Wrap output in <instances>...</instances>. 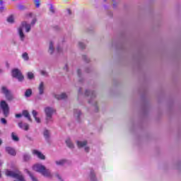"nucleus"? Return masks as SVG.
Returning <instances> with one entry per match:
<instances>
[{"instance_id":"f257e3e1","label":"nucleus","mask_w":181,"mask_h":181,"mask_svg":"<svg viewBox=\"0 0 181 181\" xmlns=\"http://www.w3.org/2000/svg\"><path fill=\"white\" fill-rule=\"evenodd\" d=\"M23 29H25L26 33H29L32 29V26L26 21H23L21 26L18 28V34L19 35L21 42H25L26 36L23 33Z\"/></svg>"},{"instance_id":"f03ea898","label":"nucleus","mask_w":181,"mask_h":181,"mask_svg":"<svg viewBox=\"0 0 181 181\" xmlns=\"http://www.w3.org/2000/svg\"><path fill=\"white\" fill-rule=\"evenodd\" d=\"M33 169V170H35V172L41 173V175L45 177H52V173L50 172V170L47 169L46 167L42 164L37 163L34 165Z\"/></svg>"},{"instance_id":"7ed1b4c3","label":"nucleus","mask_w":181,"mask_h":181,"mask_svg":"<svg viewBox=\"0 0 181 181\" xmlns=\"http://www.w3.org/2000/svg\"><path fill=\"white\" fill-rule=\"evenodd\" d=\"M6 176H10V177H14V179H16L17 180L14 181H26L25 180V177L22 175V173L19 170L16 171H11L9 170H7L6 172Z\"/></svg>"},{"instance_id":"20e7f679","label":"nucleus","mask_w":181,"mask_h":181,"mask_svg":"<svg viewBox=\"0 0 181 181\" xmlns=\"http://www.w3.org/2000/svg\"><path fill=\"white\" fill-rule=\"evenodd\" d=\"M45 112L46 115V124L53 122V114L54 113V110L52 107H47L45 108Z\"/></svg>"},{"instance_id":"39448f33","label":"nucleus","mask_w":181,"mask_h":181,"mask_svg":"<svg viewBox=\"0 0 181 181\" xmlns=\"http://www.w3.org/2000/svg\"><path fill=\"white\" fill-rule=\"evenodd\" d=\"M1 93L2 94H4L8 101H12V100H13V94H12V92L6 86L1 87Z\"/></svg>"},{"instance_id":"423d86ee","label":"nucleus","mask_w":181,"mask_h":181,"mask_svg":"<svg viewBox=\"0 0 181 181\" xmlns=\"http://www.w3.org/2000/svg\"><path fill=\"white\" fill-rule=\"evenodd\" d=\"M0 108L3 111V114L5 117H8L9 115V105L5 100H1L0 102Z\"/></svg>"},{"instance_id":"0eeeda50","label":"nucleus","mask_w":181,"mask_h":181,"mask_svg":"<svg viewBox=\"0 0 181 181\" xmlns=\"http://www.w3.org/2000/svg\"><path fill=\"white\" fill-rule=\"evenodd\" d=\"M12 76L13 77H15V78H18V81H23V76L19 69H13L12 71Z\"/></svg>"},{"instance_id":"6e6552de","label":"nucleus","mask_w":181,"mask_h":181,"mask_svg":"<svg viewBox=\"0 0 181 181\" xmlns=\"http://www.w3.org/2000/svg\"><path fill=\"white\" fill-rule=\"evenodd\" d=\"M27 18H32L33 20L30 23V26H35V25L36 24V22H37V19L36 18V16L33 15V13H29L28 14H27Z\"/></svg>"},{"instance_id":"1a4fd4ad","label":"nucleus","mask_w":181,"mask_h":181,"mask_svg":"<svg viewBox=\"0 0 181 181\" xmlns=\"http://www.w3.org/2000/svg\"><path fill=\"white\" fill-rule=\"evenodd\" d=\"M33 153L35 156H37V158H39V159H42V160H45V155H43V153H42V152L37 151V150H33Z\"/></svg>"},{"instance_id":"9d476101","label":"nucleus","mask_w":181,"mask_h":181,"mask_svg":"<svg viewBox=\"0 0 181 181\" xmlns=\"http://www.w3.org/2000/svg\"><path fill=\"white\" fill-rule=\"evenodd\" d=\"M6 151L8 153L9 155H12L13 156H15V155H16V151H15V148L12 147H6Z\"/></svg>"},{"instance_id":"9b49d317","label":"nucleus","mask_w":181,"mask_h":181,"mask_svg":"<svg viewBox=\"0 0 181 181\" xmlns=\"http://www.w3.org/2000/svg\"><path fill=\"white\" fill-rule=\"evenodd\" d=\"M38 91L40 95H42L43 93H45V83L43 82H41L38 86Z\"/></svg>"},{"instance_id":"f8f14e48","label":"nucleus","mask_w":181,"mask_h":181,"mask_svg":"<svg viewBox=\"0 0 181 181\" xmlns=\"http://www.w3.org/2000/svg\"><path fill=\"white\" fill-rule=\"evenodd\" d=\"M85 95H87L88 97H90L91 100H93V98H95V92L86 90Z\"/></svg>"},{"instance_id":"ddd939ff","label":"nucleus","mask_w":181,"mask_h":181,"mask_svg":"<svg viewBox=\"0 0 181 181\" xmlns=\"http://www.w3.org/2000/svg\"><path fill=\"white\" fill-rule=\"evenodd\" d=\"M18 127L19 128H21V129H24L25 131H28V129H29V124L26 123L23 124L22 122H19Z\"/></svg>"},{"instance_id":"4468645a","label":"nucleus","mask_w":181,"mask_h":181,"mask_svg":"<svg viewBox=\"0 0 181 181\" xmlns=\"http://www.w3.org/2000/svg\"><path fill=\"white\" fill-rule=\"evenodd\" d=\"M22 115H23L25 118H27L28 121L32 122V118H30V114H29V112L28 110H23Z\"/></svg>"},{"instance_id":"2eb2a0df","label":"nucleus","mask_w":181,"mask_h":181,"mask_svg":"<svg viewBox=\"0 0 181 181\" xmlns=\"http://www.w3.org/2000/svg\"><path fill=\"white\" fill-rule=\"evenodd\" d=\"M55 98H57V100H64L65 98H67V95L66 93L55 95Z\"/></svg>"},{"instance_id":"dca6fc26","label":"nucleus","mask_w":181,"mask_h":181,"mask_svg":"<svg viewBox=\"0 0 181 181\" xmlns=\"http://www.w3.org/2000/svg\"><path fill=\"white\" fill-rule=\"evenodd\" d=\"M74 115L76 118V119H80V115H81V111L79 110L75 109L74 110Z\"/></svg>"},{"instance_id":"f3484780","label":"nucleus","mask_w":181,"mask_h":181,"mask_svg":"<svg viewBox=\"0 0 181 181\" xmlns=\"http://www.w3.org/2000/svg\"><path fill=\"white\" fill-rule=\"evenodd\" d=\"M32 114L37 124H40V118L37 117V112H36V110H33Z\"/></svg>"},{"instance_id":"a211bd4d","label":"nucleus","mask_w":181,"mask_h":181,"mask_svg":"<svg viewBox=\"0 0 181 181\" xmlns=\"http://www.w3.org/2000/svg\"><path fill=\"white\" fill-rule=\"evenodd\" d=\"M25 172L28 173V175H29L32 181H39V180H37V178L35 177V175H33V174H32L29 170H25Z\"/></svg>"},{"instance_id":"6ab92c4d","label":"nucleus","mask_w":181,"mask_h":181,"mask_svg":"<svg viewBox=\"0 0 181 181\" xmlns=\"http://www.w3.org/2000/svg\"><path fill=\"white\" fill-rule=\"evenodd\" d=\"M49 54H53L54 52V47H53V42H49Z\"/></svg>"},{"instance_id":"aec40b11","label":"nucleus","mask_w":181,"mask_h":181,"mask_svg":"<svg viewBox=\"0 0 181 181\" xmlns=\"http://www.w3.org/2000/svg\"><path fill=\"white\" fill-rule=\"evenodd\" d=\"M44 137L46 139V141H49V138H50V132H49V130L45 129L44 131Z\"/></svg>"},{"instance_id":"412c9836","label":"nucleus","mask_w":181,"mask_h":181,"mask_svg":"<svg viewBox=\"0 0 181 181\" xmlns=\"http://www.w3.org/2000/svg\"><path fill=\"white\" fill-rule=\"evenodd\" d=\"M66 144L68 148H70L71 149H73V148H74V144H73L70 139L66 140Z\"/></svg>"},{"instance_id":"4be33fe9","label":"nucleus","mask_w":181,"mask_h":181,"mask_svg":"<svg viewBox=\"0 0 181 181\" xmlns=\"http://www.w3.org/2000/svg\"><path fill=\"white\" fill-rule=\"evenodd\" d=\"M77 145H78V148H83L86 146V145H87V141H77Z\"/></svg>"},{"instance_id":"5701e85b","label":"nucleus","mask_w":181,"mask_h":181,"mask_svg":"<svg viewBox=\"0 0 181 181\" xmlns=\"http://www.w3.org/2000/svg\"><path fill=\"white\" fill-rule=\"evenodd\" d=\"M11 138L13 141H15V142H18L19 141V137L15 134V133H11Z\"/></svg>"},{"instance_id":"b1692460","label":"nucleus","mask_w":181,"mask_h":181,"mask_svg":"<svg viewBox=\"0 0 181 181\" xmlns=\"http://www.w3.org/2000/svg\"><path fill=\"white\" fill-rule=\"evenodd\" d=\"M90 180L91 181H95L96 180V179H95V174L94 173L93 170L90 171Z\"/></svg>"},{"instance_id":"393cba45","label":"nucleus","mask_w":181,"mask_h":181,"mask_svg":"<svg viewBox=\"0 0 181 181\" xmlns=\"http://www.w3.org/2000/svg\"><path fill=\"white\" fill-rule=\"evenodd\" d=\"M25 95L27 98L30 97L32 95V89H28L25 93Z\"/></svg>"},{"instance_id":"a878e982","label":"nucleus","mask_w":181,"mask_h":181,"mask_svg":"<svg viewBox=\"0 0 181 181\" xmlns=\"http://www.w3.org/2000/svg\"><path fill=\"white\" fill-rule=\"evenodd\" d=\"M66 163V160H57L56 161V164L58 165V166H62L63 165L64 163Z\"/></svg>"},{"instance_id":"bb28decb","label":"nucleus","mask_w":181,"mask_h":181,"mask_svg":"<svg viewBox=\"0 0 181 181\" xmlns=\"http://www.w3.org/2000/svg\"><path fill=\"white\" fill-rule=\"evenodd\" d=\"M22 57L24 60H25V62H28V60H29V56L28 55V53L26 52H24L23 54H22Z\"/></svg>"},{"instance_id":"cd10ccee","label":"nucleus","mask_w":181,"mask_h":181,"mask_svg":"<svg viewBox=\"0 0 181 181\" xmlns=\"http://www.w3.org/2000/svg\"><path fill=\"white\" fill-rule=\"evenodd\" d=\"M27 76H28V78L29 80H32L33 78H35V75H34L33 73H32V72H28V73L27 74Z\"/></svg>"},{"instance_id":"c85d7f7f","label":"nucleus","mask_w":181,"mask_h":181,"mask_svg":"<svg viewBox=\"0 0 181 181\" xmlns=\"http://www.w3.org/2000/svg\"><path fill=\"white\" fill-rule=\"evenodd\" d=\"M23 159L26 162L28 160H29V159H30V155L28 154V153H25L23 155Z\"/></svg>"},{"instance_id":"c756f323","label":"nucleus","mask_w":181,"mask_h":181,"mask_svg":"<svg viewBox=\"0 0 181 181\" xmlns=\"http://www.w3.org/2000/svg\"><path fill=\"white\" fill-rule=\"evenodd\" d=\"M13 16H10L8 18H7V22H8V23H13Z\"/></svg>"},{"instance_id":"7c9ffc66","label":"nucleus","mask_w":181,"mask_h":181,"mask_svg":"<svg viewBox=\"0 0 181 181\" xmlns=\"http://www.w3.org/2000/svg\"><path fill=\"white\" fill-rule=\"evenodd\" d=\"M40 73L41 76H44V77H47V72L45 70H40Z\"/></svg>"},{"instance_id":"2f4dec72","label":"nucleus","mask_w":181,"mask_h":181,"mask_svg":"<svg viewBox=\"0 0 181 181\" xmlns=\"http://www.w3.org/2000/svg\"><path fill=\"white\" fill-rule=\"evenodd\" d=\"M2 5H4V1H0V6H1V7H0V12H3L4 9H5V7H4V6H2Z\"/></svg>"},{"instance_id":"473e14b6","label":"nucleus","mask_w":181,"mask_h":181,"mask_svg":"<svg viewBox=\"0 0 181 181\" xmlns=\"http://www.w3.org/2000/svg\"><path fill=\"white\" fill-rule=\"evenodd\" d=\"M78 46L81 49H84L86 47V44H83V42H79L78 43Z\"/></svg>"},{"instance_id":"72a5a7b5","label":"nucleus","mask_w":181,"mask_h":181,"mask_svg":"<svg viewBox=\"0 0 181 181\" xmlns=\"http://www.w3.org/2000/svg\"><path fill=\"white\" fill-rule=\"evenodd\" d=\"M49 11L52 12V13H54V7L53 6L52 4L49 5Z\"/></svg>"},{"instance_id":"f704fd0d","label":"nucleus","mask_w":181,"mask_h":181,"mask_svg":"<svg viewBox=\"0 0 181 181\" xmlns=\"http://www.w3.org/2000/svg\"><path fill=\"white\" fill-rule=\"evenodd\" d=\"M35 7L39 8L40 6V1H35Z\"/></svg>"},{"instance_id":"c9c22d12","label":"nucleus","mask_w":181,"mask_h":181,"mask_svg":"<svg viewBox=\"0 0 181 181\" xmlns=\"http://www.w3.org/2000/svg\"><path fill=\"white\" fill-rule=\"evenodd\" d=\"M18 8L20 9V11H23V9H25V6H23L22 4L18 5Z\"/></svg>"},{"instance_id":"e433bc0d","label":"nucleus","mask_w":181,"mask_h":181,"mask_svg":"<svg viewBox=\"0 0 181 181\" xmlns=\"http://www.w3.org/2000/svg\"><path fill=\"white\" fill-rule=\"evenodd\" d=\"M1 124H4V125L6 124V119L5 118H1Z\"/></svg>"},{"instance_id":"4c0bfd02","label":"nucleus","mask_w":181,"mask_h":181,"mask_svg":"<svg viewBox=\"0 0 181 181\" xmlns=\"http://www.w3.org/2000/svg\"><path fill=\"white\" fill-rule=\"evenodd\" d=\"M83 59L84 60H86V61L87 62V63H88L89 60H88V59L87 58V56L83 55Z\"/></svg>"},{"instance_id":"58836bf2","label":"nucleus","mask_w":181,"mask_h":181,"mask_svg":"<svg viewBox=\"0 0 181 181\" xmlns=\"http://www.w3.org/2000/svg\"><path fill=\"white\" fill-rule=\"evenodd\" d=\"M57 50L58 53H62V49L61 47H57Z\"/></svg>"},{"instance_id":"ea45409f","label":"nucleus","mask_w":181,"mask_h":181,"mask_svg":"<svg viewBox=\"0 0 181 181\" xmlns=\"http://www.w3.org/2000/svg\"><path fill=\"white\" fill-rule=\"evenodd\" d=\"M22 114H16V118H21L22 117Z\"/></svg>"},{"instance_id":"a19ab883","label":"nucleus","mask_w":181,"mask_h":181,"mask_svg":"<svg viewBox=\"0 0 181 181\" xmlns=\"http://www.w3.org/2000/svg\"><path fill=\"white\" fill-rule=\"evenodd\" d=\"M85 151H86V152H89L90 148H89V147H85Z\"/></svg>"},{"instance_id":"79ce46f5","label":"nucleus","mask_w":181,"mask_h":181,"mask_svg":"<svg viewBox=\"0 0 181 181\" xmlns=\"http://www.w3.org/2000/svg\"><path fill=\"white\" fill-rule=\"evenodd\" d=\"M67 13H68L69 15H71V11H70V9L67 10Z\"/></svg>"},{"instance_id":"37998d69","label":"nucleus","mask_w":181,"mask_h":181,"mask_svg":"<svg viewBox=\"0 0 181 181\" xmlns=\"http://www.w3.org/2000/svg\"><path fill=\"white\" fill-rule=\"evenodd\" d=\"M80 73H81V71L80 69L78 70V76L80 77Z\"/></svg>"},{"instance_id":"c03bdc74","label":"nucleus","mask_w":181,"mask_h":181,"mask_svg":"<svg viewBox=\"0 0 181 181\" xmlns=\"http://www.w3.org/2000/svg\"><path fill=\"white\" fill-rule=\"evenodd\" d=\"M0 145H2V140L0 139Z\"/></svg>"},{"instance_id":"a18cd8bd","label":"nucleus","mask_w":181,"mask_h":181,"mask_svg":"<svg viewBox=\"0 0 181 181\" xmlns=\"http://www.w3.org/2000/svg\"><path fill=\"white\" fill-rule=\"evenodd\" d=\"M78 93H81V88L79 89Z\"/></svg>"},{"instance_id":"49530a36","label":"nucleus","mask_w":181,"mask_h":181,"mask_svg":"<svg viewBox=\"0 0 181 181\" xmlns=\"http://www.w3.org/2000/svg\"><path fill=\"white\" fill-rule=\"evenodd\" d=\"M2 163H2L1 161H0V166H1V165H2Z\"/></svg>"},{"instance_id":"de8ad7c7","label":"nucleus","mask_w":181,"mask_h":181,"mask_svg":"<svg viewBox=\"0 0 181 181\" xmlns=\"http://www.w3.org/2000/svg\"><path fill=\"white\" fill-rule=\"evenodd\" d=\"M1 176H2V174H1V171H0V177H1Z\"/></svg>"},{"instance_id":"09e8293b","label":"nucleus","mask_w":181,"mask_h":181,"mask_svg":"<svg viewBox=\"0 0 181 181\" xmlns=\"http://www.w3.org/2000/svg\"><path fill=\"white\" fill-rule=\"evenodd\" d=\"M89 103L91 104V100H89Z\"/></svg>"}]
</instances>
